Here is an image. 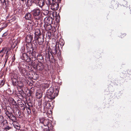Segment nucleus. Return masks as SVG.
<instances>
[{"instance_id": "nucleus-11", "label": "nucleus", "mask_w": 131, "mask_h": 131, "mask_svg": "<svg viewBox=\"0 0 131 131\" xmlns=\"http://www.w3.org/2000/svg\"><path fill=\"white\" fill-rule=\"evenodd\" d=\"M6 115L8 118L12 121H16V117L14 115L12 112L5 113Z\"/></svg>"}, {"instance_id": "nucleus-22", "label": "nucleus", "mask_w": 131, "mask_h": 131, "mask_svg": "<svg viewBox=\"0 0 131 131\" xmlns=\"http://www.w3.org/2000/svg\"><path fill=\"white\" fill-rule=\"evenodd\" d=\"M13 122V124L14 127L16 129H19L20 128V125L16 121H12Z\"/></svg>"}, {"instance_id": "nucleus-9", "label": "nucleus", "mask_w": 131, "mask_h": 131, "mask_svg": "<svg viewBox=\"0 0 131 131\" xmlns=\"http://www.w3.org/2000/svg\"><path fill=\"white\" fill-rule=\"evenodd\" d=\"M49 100L50 99H48V100L47 101L45 98V101L43 103V109L45 111L50 108L51 105L49 102L51 101H50Z\"/></svg>"}, {"instance_id": "nucleus-12", "label": "nucleus", "mask_w": 131, "mask_h": 131, "mask_svg": "<svg viewBox=\"0 0 131 131\" xmlns=\"http://www.w3.org/2000/svg\"><path fill=\"white\" fill-rule=\"evenodd\" d=\"M59 7V2L56 1H54L51 6V9L53 10H57Z\"/></svg>"}, {"instance_id": "nucleus-7", "label": "nucleus", "mask_w": 131, "mask_h": 131, "mask_svg": "<svg viewBox=\"0 0 131 131\" xmlns=\"http://www.w3.org/2000/svg\"><path fill=\"white\" fill-rule=\"evenodd\" d=\"M39 120L40 123L43 124L45 126H49V124L52 125V122L48 119H47L45 118L41 117L39 118Z\"/></svg>"}, {"instance_id": "nucleus-37", "label": "nucleus", "mask_w": 131, "mask_h": 131, "mask_svg": "<svg viewBox=\"0 0 131 131\" xmlns=\"http://www.w3.org/2000/svg\"><path fill=\"white\" fill-rule=\"evenodd\" d=\"M21 106H20V107L21 108H21L22 110L23 111H24L25 109V105H24L23 104V105L21 104Z\"/></svg>"}, {"instance_id": "nucleus-14", "label": "nucleus", "mask_w": 131, "mask_h": 131, "mask_svg": "<svg viewBox=\"0 0 131 131\" xmlns=\"http://www.w3.org/2000/svg\"><path fill=\"white\" fill-rule=\"evenodd\" d=\"M52 17H46L44 19L45 24L50 25L52 24Z\"/></svg>"}, {"instance_id": "nucleus-39", "label": "nucleus", "mask_w": 131, "mask_h": 131, "mask_svg": "<svg viewBox=\"0 0 131 131\" xmlns=\"http://www.w3.org/2000/svg\"><path fill=\"white\" fill-rule=\"evenodd\" d=\"M4 118L2 116H0V123H1L4 119Z\"/></svg>"}, {"instance_id": "nucleus-40", "label": "nucleus", "mask_w": 131, "mask_h": 131, "mask_svg": "<svg viewBox=\"0 0 131 131\" xmlns=\"http://www.w3.org/2000/svg\"><path fill=\"white\" fill-rule=\"evenodd\" d=\"M126 34L125 33L121 34L120 36V37L121 38L124 37L126 36Z\"/></svg>"}, {"instance_id": "nucleus-8", "label": "nucleus", "mask_w": 131, "mask_h": 131, "mask_svg": "<svg viewBox=\"0 0 131 131\" xmlns=\"http://www.w3.org/2000/svg\"><path fill=\"white\" fill-rule=\"evenodd\" d=\"M42 63H35V64H32V66L36 70L41 71L44 68V65Z\"/></svg>"}, {"instance_id": "nucleus-3", "label": "nucleus", "mask_w": 131, "mask_h": 131, "mask_svg": "<svg viewBox=\"0 0 131 131\" xmlns=\"http://www.w3.org/2000/svg\"><path fill=\"white\" fill-rule=\"evenodd\" d=\"M31 12L34 18L36 20H40V23L39 25L41 27L43 24L41 20L42 14L40 10L38 8H36L32 11Z\"/></svg>"}, {"instance_id": "nucleus-60", "label": "nucleus", "mask_w": 131, "mask_h": 131, "mask_svg": "<svg viewBox=\"0 0 131 131\" xmlns=\"http://www.w3.org/2000/svg\"><path fill=\"white\" fill-rule=\"evenodd\" d=\"M41 107V105H39V107Z\"/></svg>"}, {"instance_id": "nucleus-27", "label": "nucleus", "mask_w": 131, "mask_h": 131, "mask_svg": "<svg viewBox=\"0 0 131 131\" xmlns=\"http://www.w3.org/2000/svg\"><path fill=\"white\" fill-rule=\"evenodd\" d=\"M0 1L2 4H3V5H5V7L8 6V4L9 3V1H6V0H0Z\"/></svg>"}, {"instance_id": "nucleus-5", "label": "nucleus", "mask_w": 131, "mask_h": 131, "mask_svg": "<svg viewBox=\"0 0 131 131\" xmlns=\"http://www.w3.org/2000/svg\"><path fill=\"white\" fill-rule=\"evenodd\" d=\"M25 49L24 47L22 48V50L20 56V58L22 60L25 61L27 62H29L30 61V59L29 57L26 52H24Z\"/></svg>"}, {"instance_id": "nucleus-29", "label": "nucleus", "mask_w": 131, "mask_h": 131, "mask_svg": "<svg viewBox=\"0 0 131 131\" xmlns=\"http://www.w3.org/2000/svg\"><path fill=\"white\" fill-rule=\"evenodd\" d=\"M16 115V116L20 118L21 117V112L19 110H17L15 112Z\"/></svg>"}, {"instance_id": "nucleus-56", "label": "nucleus", "mask_w": 131, "mask_h": 131, "mask_svg": "<svg viewBox=\"0 0 131 131\" xmlns=\"http://www.w3.org/2000/svg\"><path fill=\"white\" fill-rule=\"evenodd\" d=\"M4 29V28L3 27H1V28H0V32Z\"/></svg>"}, {"instance_id": "nucleus-42", "label": "nucleus", "mask_w": 131, "mask_h": 131, "mask_svg": "<svg viewBox=\"0 0 131 131\" xmlns=\"http://www.w3.org/2000/svg\"><path fill=\"white\" fill-rule=\"evenodd\" d=\"M19 94H20L21 96H23L22 95L24 93V92L22 90H21L20 91H19Z\"/></svg>"}, {"instance_id": "nucleus-43", "label": "nucleus", "mask_w": 131, "mask_h": 131, "mask_svg": "<svg viewBox=\"0 0 131 131\" xmlns=\"http://www.w3.org/2000/svg\"><path fill=\"white\" fill-rule=\"evenodd\" d=\"M31 91V90H30L29 91V94H28L29 95V96H32V95H33V92H32Z\"/></svg>"}, {"instance_id": "nucleus-33", "label": "nucleus", "mask_w": 131, "mask_h": 131, "mask_svg": "<svg viewBox=\"0 0 131 131\" xmlns=\"http://www.w3.org/2000/svg\"><path fill=\"white\" fill-rule=\"evenodd\" d=\"M46 35L47 37H48V38H50L51 36V32L47 31L46 34Z\"/></svg>"}, {"instance_id": "nucleus-31", "label": "nucleus", "mask_w": 131, "mask_h": 131, "mask_svg": "<svg viewBox=\"0 0 131 131\" xmlns=\"http://www.w3.org/2000/svg\"><path fill=\"white\" fill-rule=\"evenodd\" d=\"M57 16V13L56 12H52V13H51L50 15V17H52V18L53 20L54 19V17H55V18Z\"/></svg>"}, {"instance_id": "nucleus-54", "label": "nucleus", "mask_w": 131, "mask_h": 131, "mask_svg": "<svg viewBox=\"0 0 131 131\" xmlns=\"http://www.w3.org/2000/svg\"><path fill=\"white\" fill-rule=\"evenodd\" d=\"M7 106H6L5 107H3V109L4 110V111L6 112V108H7Z\"/></svg>"}, {"instance_id": "nucleus-16", "label": "nucleus", "mask_w": 131, "mask_h": 131, "mask_svg": "<svg viewBox=\"0 0 131 131\" xmlns=\"http://www.w3.org/2000/svg\"><path fill=\"white\" fill-rule=\"evenodd\" d=\"M33 38V35L30 33L27 35L25 39V40L27 43H31Z\"/></svg>"}, {"instance_id": "nucleus-18", "label": "nucleus", "mask_w": 131, "mask_h": 131, "mask_svg": "<svg viewBox=\"0 0 131 131\" xmlns=\"http://www.w3.org/2000/svg\"><path fill=\"white\" fill-rule=\"evenodd\" d=\"M29 54L30 55L29 57L30 59V61L31 60L33 61V60H35L36 59V54H37L36 52L35 51L33 52V51L31 52V53Z\"/></svg>"}, {"instance_id": "nucleus-2", "label": "nucleus", "mask_w": 131, "mask_h": 131, "mask_svg": "<svg viewBox=\"0 0 131 131\" xmlns=\"http://www.w3.org/2000/svg\"><path fill=\"white\" fill-rule=\"evenodd\" d=\"M34 38L36 43L37 41V43L39 45L43 44L44 42V35L43 34L41 33L39 29H37L35 30V33Z\"/></svg>"}, {"instance_id": "nucleus-64", "label": "nucleus", "mask_w": 131, "mask_h": 131, "mask_svg": "<svg viewBox=\"0 0 131 131\" xmlns=\"http://www.w3.org/2000/svg\"><path fill=\"white\" fill-rule=\"evenodd\" d=\"M33 24H34V22H33Z\"/></svg>"}, {"instance_id": "nucleus-58", "label": "nucleus", "mask_w": 131, "mask_h": 131, "mask_svg": "<svg viewBox=\"0 0 131 131\" xmlns=\"http://www.w3.org/2000/svg\"><path fill=\"white\" fill-rule=\"evenodd\" d=\"M49 11L48 10H46V13H49Z\"/></svg>"}, {"instance_id": "nucleus-4", "label": "nucleus", "mask_w": 131, "mask_h": 131, "mask_svg": "<svg viewBox=\"0 0 131 131\" xmlns=\"http://www.w3.org/2000/svg\"><path fill=\"white\" fill-rule=\"evenodd\" d=\"M24 63H20L19 64V66L18 67L19 71L21 74L24 76L26 77H29V74L30 72H28L25 68L23 67L22 66V64L24 66Z\"/></svg>"}, {"instance_id": "nucleus-10", "label": "nucleus", "mask_w": 131, "mask_h": 131, "mask_svg": "<svg viewBox=\"0 0 131 131\" xmlns=\"http://www.w3.org/2000/svg\"><path fill=\"white\" fill-rule=\"evenodd\" d=\"M33 43H27L26 44V49L27 51V52L29 53H30L31 52L33 51L34 49L33 47Z\"/></svg>"}, {"instance_id": "nucleus-44", "label": "nucleus", "mask_w": 131, "mask_h": 131, "mask_svg": "<svg viewBox=\"0 0 131 131\" xmlns=\"http://www.w3.org/2000/svg\"><path fill=\"white\" fill-rule=\"evenodd\" d=\"M15 60V54H14V55L12 57V62H14Z\"/></svg>"}, {"instance_id": "nucleus-25", "label": "nucleus", "mask_w": 131, "mask_h": 131, "mask_svg": "<svg viewBox=\"0 0 131 131\" xmlns=\"http://www.w3.org/2000/svg\"><path fill=\"white\" fill-rule=\"evenodd\" d=\"M64 42L63 40L62 39H60L59 41L58 44V47L59 49V46L60 45L61 48H62V46L64 45Z\"/></svg>"}, {"instance_id": "nucleus-32", "label": "nucleus", "mask_w": 131, "mask_h": 131, "mask_svg": "<svg viewBox=\"0 0 131 131\" xmlns=\"http://www.w3.org/2000/svg\"><path fill=\"white\" fill-rule=\"evenodd\" d=\"M26 109L27 110V113L29 115H31V109L29 107H27V106H26Z\"/></svg>"}, {"instance_id": "nucleus-35", "label": "nucleus", "mask_w": 131, "mask_h": 131, "mask_svg": "<svg viewBox=\"0 0 131 131\" xmlns=\"http://www.w3.org/2000/svg\"><path fill=\"white\" fill-rule=\"evenodd\" d=\"M10 101H11V103H12L13 106L15 105L17 103L13 99H10Z\"/></svg>"}, {"instance_id": "nucleus-30", "label": "nucleus", "mask_w": 131, "mask_h": 131, "mask_svg": "<svg viewBox=\"0 0 131 131\" xmlns=\"http://www.w3.org/2000/svg\"><path fill=\"white\" fill-rule=\"evenodd\" d=\"M16 86L18 88V87H19L20 88L22 87L23 86V84L22 82L21 81H18L17 83Z\"/></svg>"}, {"instance_id": "nucleus-51", "label": "nucleus", "mask_w": 131, "mask_h": 131, "mask_svg": "<svg viewBox=\"0 0 131 131\" xmlns=\"http://www.w3.org/2000/svg\"><path fill=\"white\" fill-rule=\"evenodd\" d=\"M5 129L6 130H9L11 129V127H9V126H7L5 127Z\"/></svg>"}, {"instance_id": "nucleus-19", "label": "nucleus", "mask_w": 131, "mask_h": 131, "mask_svg": "<svg viewBox=\"0 0 131 131\" xmlns=\"http://www.w3.org/2000/svg\"><path fill=\"white\" fill-rule=\"evenodd\" d=\"M27 104L28 106H27V107L31 108L32 112L34 114H35L36 112H35V110L34 107L33 106V103L31 102H29L27 103Z\"/></svg>"}, {"instance_id": "nucleus-48", "label": "nucleus", "mask_w": 131, "mask_h": 131, "mask_svg": "<svg viewBox=\"0 0 131 131\" xmlns=\"http://www.w3.org/2000/svg\"><path fill=\"white\" fill-rule=\"evenodd\" d=\"M12 82H16L17 81H18L17 80V79H16L15 78H12Z\"/></svg>"}, {"instance_id": "nucleus-15", "label": "nucleus", "mask_w": 131, "mask_h": 131, "mask_svg": "<svg viewBox=\"0 0 131 131\" xmlns=\"http://www.w3.org/2000/svg\"><path fill=\"white\" fill-rule=\"evenodd\" d=\"M35 4L42 8L45 5V2L44 0H38L36 2H35Z\"/></svg>"}, {"instance_id": "nucleus-6", "label": "nucleus", "mask_w": 131, "mask_h": 131, "mask_svg": "<svg viewBox=\"0 0 131 131\" xmlns=\"http://www.w3.org/2000/svg\"><path fill=\"white\" fill-rule=\"evenodd\" d=\"M45 55L46 59H48V61L49 60L51 63H55L56 62V60L53 57V55L51 53L50 54L49 51L47 52H46Z\"/></svg>"}, {"instance_id": "nucleus-41", "label": "nucleus", "mask_w": 131, "mask_h": 131, "mask_svg": "<svg viewBox=\"0 0 131 131\" xmlns=\"http://www.w3.org/2000/svg\"><path fill=\"white\" fill-rule=\"evenodd\" d=\"M6 51V49L4 48H3L0 51V53H3L5 52Z\"/></svg>"}, {"instance_id": "nucleus-13", "label": "nucleus", "mask_w": 131, "mask_h": 131, "mask_svg": "<svg viewBox=\"0 0 131 131\" xmlns=\"http://www.w3.org/2000/svg\"><path fill=\"white\" fill-rule=\"evenodd\" d=\"M28 77L30 78H32L34 80H36L39 78L38 74L35 72H30Z\"/></svg>"}, {"instance_id": "nucleus-61", "label": "nucleus", "mask_w": 131, "mask_h": 131, "mask_svg": "<svg viewBox=\"0 0 131 131\" xmlns=\"http://www.w3.org/2000/svg\"><path fill=\"white\" fill-rule=\"evenodd\" d=\"M38 23H37V24H39V23L38 22Z\"/></svg>"}, {"instance_id": "nucleus-23", "label": "nucleus", "mask_w": 131, "mask_h": 131, "mask_svg": "<svg viewBox=\"0 0 131 131\" xmlns=\"http://www.w3.org/2000/svg\"><path fill=\"white\" fill-rule=\"evenodd\" d=\"M45 29L47 31L50 30L51 29L52 26L51 24L46 25L45 24L43 25Z\"/></svg>"}, {"instance_id": "nucleus-21", "label": "nucleus", "mask_w": 131, "mask_h": 131, "mask_svg": "<svg viewBox=\"0 0 131 131\" xmlns=\"http://www.w3.org/2000/svg\"><path fill=\"white\" fill-rule=\"evenodd\" d=\"M24 18L27 20H31L32 18V15L29 13H27L25 14Z\"/></svg>"}, {"instance_id": "nucleus-24", "label": "nucleus", "mask_w": 131, "mask_h": 131, "mask_svg": "<svg viewBox=\"0 0 131 131\" xmlns=\"http://www.w3.org/2000/svg\"><path fill=\"white\" fill-rule=\"evenodd\" d=\"M48 127V129H47V128H45L43 129V131H53L54 128H53V126L52 125H50L49 124V126Z\"/></svg>"}, {"instance_id": "nucleus-20", "label": "nucleus", "mask_w": 131, "mask_h": 131, "mask_svg": "<svg viewBox=\"0 0 131 131\" xmlns=\"http://www.w3.org/2000/svg\"><path fill=\"white\" fill-rule=\"evenodd\" d=\"M37 59L40 63H43L44 61V58L40 54H38L37 56Z\"/></svg>"}, {"instance_id": "nucleus-53", "label": "nucleus", "mask_w": 131, "mask_h": 131, "mask_svg": "<svg viewBox=\"0 0 131 131\" xmlns=\"http://www.w3.org/2000/svg\"><path fill=\"white\" fill-rule=\"evenodd\" d=\"M52 30L54 32H55V31H56V29L55 27H52Z\"/></svg>"}, {"instance_id": "nucleus-28", "label": "nucleus", "mask_w": 131, "mask_h": 131, "mask_svg": "<svg viewBox=\"0 0 131 131\" xmlns=\"http://www.w3.org/2000/svg\"><path fill=\"white\" fill-rule=\"evenodd\" d=\"M13 111V109L10 107L9 106H7V107L6 108V111L5 112V113L12 112Z\"/></svg>"}, {"instance_id": "nucleus-46", "label": "nucleus", "mask_w": 131, "mask_h": 131, "mask_svg": "<svg viewBox=\"0 0 131 131\" xmlns=\"http://www.w3.org/2000/svg\"><path fill=\"white\" fill-rule=\"evenodd\" d=\"M8 34V33L7 31L6 32L4 33L3 35L2 36L4 37H5Z\"/></svg>"}, {"instance_id": "nucleus-49", "label": "nucleus", "mask_w": 131, "mask_h": 131, "mask_svg": "<svg viewBox=\"0 0 131 131\" xmlns=\"http://www.w3.org/2000/svg\"><path fill=\"white\" fill-rule=\"evenodd\" d=\"M18 107V106L17 103H16V104L15 105L13 106V107L14 108H15L16 109H17Z\"/></svg>"}, {"instance_id": "nucleus-38", "label": "nucleus", "mask_w": 131, "mask_h": 131, "mask_svg": "<svg viewBox=\"0 0 131 131\" xmlns=\"http://www.w3.org/2000/svg\"><path fill=\"white\" fill-rule=\"evenodd\" d=\"M8 51H7L6 52V55L5 56L6 58V60L5 61V63H6L7 61V59L8 57Z\"/></svg>"}, {"instance_id": "nucleus-26", "label": "nucleus", "mask_w": 131, "mask_h": 131, "mask_svg": "<svg viewBox=\"0 0 131 131\" xmlns=\"http://www.w3.org/2000/svg\"><path fill=\"white\" fill-rule=\"evenodd\" d=\"M54 1V0H45V2L47 6H49L52 5Z\"/></svg>"}, {"instance_id": "nucleus-17", "label": "nucleus", "mask_w": 131, "mask_h": 131, "mask_svg": "<svg viewBox=\"0 0 131 131\" xmlns=\"http://www.w3.org/2000/svg\"><path fill=\"white\" fill-rule=\"evenodd\" d=\"M57 44H56L54 47L51 49V52L49 51V52L50 53V54H52L53 55H55L57 53V50H58L59 49L58 48L57 46Z\"/></svg>"}, {"instance_id": "nucleus-36", "label": "nucleus", "mask_w": 131, "mask_h": 131, "mask_svg": "<svg viewBox=\"0 0 131 131\" xmlns=\"http://www.w3.org/2000/svg\"><path fill=\"white\" fill-rule=\"evenodd\" d=\"M1 26L2 27H3V28H4L7 26V24L6 23H3V24H1L0 26Z\"/></svg>"}, {"instance_id": "nucleus-45", "label": "nucleus", "mask_w": 131, "mask_h": 131, "mask_svg": "<svg viewBox=\"0 0 131 131\" xmlns=\"http://www.w3.org/2000/svg\"><path fill=\"white\" fill-rule=\"evenodd\" d=\"M18 81H17L16 82H12V84L14 86H16L17 85V83H18Z\"/></svg>"}, {"instance_id": "nucleus-50", "label": "nucleus", "mask_w": 131, "mask_h": 131, "mask_svg": "<svg viewBox=\"0 0 131 131\" xmlns=\"http://www.w3.org/2000/svg\"><path fill=\"white\" fill-rule=\"evenodd\" d=\"M5 84V82H4V81L3 80H2L1 83V86H3Z\"/></svg>"}, {"instance_id": "nucleus-34", "label": "nucleus", "mask_w": 131, "mask_h": 131, "mask_svg": "<svg viewBox=\"0 0 131 131\" xmlns=\"http://www.w3.org/2000/svg\"><path fill=\"white\" fill-rule=\"evenodd\" d=\"M1 123L3 125V126H4V125H7L8 124V122L6 119H4Z\"/></svg>"}, {"instance_id": "nucleus-52", "label": "nucleus", "mask_w": 131, "mask_h": 131, "mask_svg": "<svg viewBox=\"0 0 131 131\" xmlns=\"http://www.w3.org/2000/svg\"><path fill=\"white\" fill-rule=\"evenodd\" d=\"M30 90L31 91V92H34L35 91L34 88L33 87H31L30 89Z\"/></svg>"}, {"instance_id": "nucleus-55", "label": "nucleus", "mask_w": 131, "mask_h": 131, "mask_svg": "<svg viewBox=\"0 0 131 131\" xmlns=\"http://www.w3.org/2000/svg\"><path fill=\"white\" fill-rule=\"evenodd\" d=\"M38 0H31V2L33 3H35V2H36Z\"/></svg>"}, {"instance_id": "nucleus-57", "label": "nucleus", "mask_w": 131, "mask_h": 131, "mask_svg": "<svg viewBox=\"0 0 131 131\" xmlns=\"http://www.w3.org/2000/svg\"><path fill=\"white\" fill-rule=\"evenodd\" d=\"M61 0H55V1H56L58 2H59V3H60Z\"/></svg>"}, {"instance_id": "nucleus-1", "label": "nucleus", "mask_w": 131, "mask_h": 131, "mask_svg": "<svg viewBox=\"0 0 131 131\" xmlns=\"http://www.w3.org/2000/svg\"><path fill=\"white\" fill-rule=\"evenodd\" d=\"M58 88H56L55 91H54V88L52 87H51L48 90L47 93L46 99L47 101L48 99H50V101H51L53 99H55V97L57 96L58 94Z\"/></svg>"}, {"instance_id": "nucleus-63", "label": "nucleus", "mask_w": 131, "mask_h": 131, "mask_svg": "<svg viewBox=\"0 0 131 131\" xmlns=\"http://www.w3.org/2000/svg\"><path fill=\"white\" fill-rule=\"evenodd\" d=\"M35 62H34V63L32 64H32H35Z\"/></svg>"}, {"instance_id": "nucleus-47", "label": "nucleus", "mask_w": 131, "mask_h": 131, "mask_svg": "<svg viewBox=\"0 0 131 131\" xmlns=\"http://www.w3.org/2000/svg\"><path fill=\"white\" fill-rule=\"evenodd\" d=\"M49 84L46 83L44 85V87L45 88H47L49 87Z\"/></svg>"}, {"instance_id": "nucleus-59", "label": "nucleus", "mask_w": 131, "mask_h": 131, "mask_svg": "<svg viewBox=\"0 0 131 131\" xmlns=\"http://www.w3.org/2000/svg\"><path fill=\"white\" fill-rule=\"evenodd\" d=\"M28 5H29V6H31V5H32V4H31H31H29V2H28Z\"/></svg>"}, {"instance_id": "nucleus-62", "label": "nucleus", "mask_w": 131, "mask_h": 131, "mask_svg": "<svg viewBox=\"0 0 131 131\" xmlns=\"http://www.w3.org/2000/svg\"><path fill=\"white\" fill-rule=\"evenodd\" d=\"M22 1H24V0H21Z\"/></svg>"}]
</instances>
